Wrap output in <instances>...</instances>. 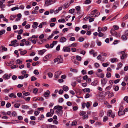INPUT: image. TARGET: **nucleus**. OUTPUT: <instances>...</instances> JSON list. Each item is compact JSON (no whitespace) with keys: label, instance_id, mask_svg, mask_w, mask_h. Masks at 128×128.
Masks as SVG:
<instances>
[{"label":"nucleus","instance_id":"f257e3e1","mask_svg":"<svg viewBox=\"0 0 128 128\" xmlns=\"http://www.w3.org/2000/svg\"><path fill=\"white\" fill-rule=\"evenodd\" d=\"M54 110H56V112L58 115L60 116H61L63 113L62 106L59 105L55 106L54 108Z\"/></svg>","mask_w":128,"mask_h":128},{"label":"nucleus","instance_id":"f03ea898","mask_svg":"<svg viewBox=\"0 0 128 128\" xmlns=\"http://www.w3.org/2000/svg\"><path fill=\"white\" fill-rule=\"evenodd\" d=\"M56 1V0H46L45 4L48 6L55 3Z\"/></svg>","mask_w":128,"mask_h":128},{"label":"nucleus","instance_id":"7ed1b4c3","mask_svg":"<svg viewBox=\"0 0 128 128\" xmlns=\"http://www.w3.org/2000/svg\"><path fill=\"white\" fill-rule=\"evenodd\" d=\"M108 81V79L106 78H102L101 80V84L102 86H104V85Z\"/></svg>","mask_w":128,"mask_h":128},{"label":"nucleus","instance_id":"20e7f679","mask_svg":"<svg viewBox=\"0 0 128 128\" xmlns=\"http://www.w3.org/2000/svg\"><path fill=\"white\" fill-rule=\"evenodd\" d=\"M62 50L65 52H70V48L68 46H64Z\"/></svg>","mask_w":128,"mask_h":128},{"label":"nucleus","instance_id":"39448f33","mask_svg":"<svg viewBox=\"0 0 128 128\" xmlns=\"http://www.w3.org/2000/svg\"><path fill=\"white\" fill-rule=\"evenodd\" d=\"M62 72L60 71H58L55 73L54 77L56 78H58L59 76L60 75Z\"/></svg>","mask_w":128,"mask_h":128},{"label":"nucleus","instance_id":"423d86ee","mask_svg":"<svg viewBox=\"0 0 128 128\" xmlns=\"http://www.w3.org/2000/svg\"><path fill=\"white\" fill-rule=\"evenodd\" d=\"M24 96H22V98H25V96H27L29 95L30 94V93L29 92H26L25 91H24L22 92Z\"/></svg>","mask_w":128,"mask_h":128},{"label":"nucleus","instance_id":"0eeeda50","mask_svg":"<svg viewBox=\"0 0 128 128\" xmlns=\"http://www.w3.org/2000/svg\"><path fill=\"white\" fill-rule=\"evenodd\" d=\"M50 92L49 90H47L44 93V95L45 97H48L49 96Z\"/></svg>","mask_w":128,"mask_h":128},{"label":"nucleus","instance_id":"6e6552de","mask_svg":"<svg viewBox=\"0 0 128 128\" xmlns=\"http://www.w3.org/2000/svg\"><path fill=\"white\" fill-rule=\"evenodd\" d=\"M66 40V38L65 37H62L60 38V42H61L63 43L65 42Z\"/></svg>","mask_w":128,"mask_h":128},{"label":"nucleus","instance_id":"1a4fd4ad","mask_svg":"<svg viewBox=\"0 0 128 128\" xmlns=\"http://www.w3.org/2000/svg\"><path fill=\"white\" fill-rule=\"evenodd\" d=\"M47 128H57V127L55 125L52 124H47L46 126Z\"/></svg>","mask_w":128,"mask_h":128},{"label":"nucleus","instance_id":"9d476101","mask_svg":"<svg viewBox=\"0 0 128 128\" xmlns=\"http://www.w3.org/2000/svg\"><path fill=\"white\" fill-rule=\"evenodd\" d=\"M58 58H59L58 62V64L62 63L63 61V60L62 58V56H58Z\"/></svg>","mask_w":128,"mask_h":128},{"label":"nucleus","instance_id":"9b49d317","mask_svg":"<svg viewBox=\"0 0 128 128\" xmlns=\"http://www.w3.org/2000/svg\"><path fill=\"white\" fill-rule=\"evenodd\" d=\"M70 4L68 3H66L62 6V7L64 8H68L70 6Z\"/></svg>","mask_w":128,"mask_h":128},{"label":"nucleus","instance_id":"f8f14e48","mask_svg":"<svg viewBox=\"0 0 128 128\" xmlns=\"http://www.w3.org/2000/svg\"><path fill=\"white\" fill-rule=\"evenodd\" d=\"M46 51L45 49H43L38 51V54L42 55L44 54V53Z\"/></svg>","mask_w":128,"mask_h":128},{"label":"nucleus","instance_id":"ddd939ff","mask_svg":"<svg viewBox=\"0 0 128 128\" xmlns=\"http://www.w3.org/2000/svg\"><path fill=\"white\" fill-rule=\"evenodd\" d=\"M2 78L4 80L8 79L10 78L9 77L8 74H4L2 76Z\"/></svg>","mask_w":128,"mask_h":128},{"label":"nucleus","instance_id":"4468645a","mask_svg":"<svg viewBox=\"0 0 128 128\" xmlns=\"http://www.w3.org/2000/svg\"><path fill=\"white\" fill-rule=\"evenodd\" d=\"M96 75L98 77L100 78H103L104 77V74L103 73L99 74L97 72Z\"/></svg>","mask_w":128,"mask_h":128},{"label":"nucleus","instance_id":"2eb2a0df","mask_svg":"<svg viewBox=\"0 0 128 128\" xmlns=\"http://www.w3.org/2000/svg\"><path fill=\"white\" fill-rule=\"evenodd\" d=\"M50 58V55L48 54L44 57L43 60L44 61H46L47 60L49 59Z\"/></svg>","mask_w":128,"mask_h":128},{"label":"nucleus","instance_id":"dca6fc26","mask_svg":"<svg viewBox=\"0 0 128 128\" xmlns=\"http://www.w3.org/2000/svg\"><path fill=\"white\" fill-rule=\"evenodd\" d=\"M38 23L36 22H34L33 23V24L32 25V27L34 28H36L38 27Z\"/></svg>","mask_w":128,"mask_h":128},{"label":"nucleus","instance_id":"f3484780","mask_svg":"<svg viewBox=\"0 0 128 128\" xmlns=\"http://www.w3.org/2000/svg\"><path fill=\"white\" fill-rule=\"evenodd\" d=\"M125 114V112L124 111H119L118 112V114L119 116H120L122 115H124Z\"/></svg>","mask_w":128,"mask_h":128},{"label":"nucleus","instance_id":"a211bd4d","mask_svg":"<svg viewBox=\"0 0 128 128\" xmlns=\"http://www.w3.org/2000/svg\"><path fill=\"white\" fill-rule=\"evenodd\" d=\"M125 34L123 35L122 36V39L123 40H127L128 38Z\"/></svg>","mask_w":128,"mask_h":128},{"label":"nucleus","instance_id":"6ab92c4d","mask_svg":"<svg viewBox=\"0 0 128 128\" xmlns=\"http://www.w3.org/2000/svg\"><path fill=\"white\" fill-rule=\"evenodd\" d=\"M107 92H108V93H110L108 95V97L109 98H110L114 96V94L113 92L110 93V91H108V92H106V93H107Z\"/></svg>","mask_w":128,"mask_h":128},{"label":"nucleus","instance_id":"aec40b11","mask_svg":"<svg viewBox=\"0 0 128 128\" xmlns=\"http://www.w3.org/2000/svg\"><path fill=\"white\" fill-rule=\"evenodd\" d=\"M9 96L10 97L12 98L13 97L14 98H16V96L13 93H11L9 95Z\"/></svg>","mask_w":128,"mask_h":128},{"label":"nucleus","instance_id":"412c9836","mask_svg":"<svg viewBox=\"0 0 128 128\" xmlns=\"http://www.w3.org/2000/svg\"><path fill=\"white\" fill-rule=\"evenodd\" d=\"M63 89L65 91H67L69 89L68 87L64 85L63 87Z\"/></svg>","mask_w":128,"mask_h":128},{"label":"nucleus","instance_id":"4be33fe9","mask_svg":"<svg viewBox=\"0 0 128 128\" xmlns=\"http://www.w3.org/2000/svg\"><path fill=\"white\" fill-rule=\"evenodd\" d=\"M112 87V86H111L110 85L107 86L105 88V91L106 92H107V91H108V90H110Z\"/></svg>","mask_w":128,"mask_h":128},{"label":"nucleus","instance_id":"5701e85b","mask_svg":"<svg viewBox=\"0 0 128 128\" xmlns=\"http://www.w3.org/2000/svg\"><path fill=\"white\" fill-rule=\"evenodd\" d=\"M110 32L112 34H117L116 32L114 29H112L110 31Z\"/></svg>","mask_w":128,"mask_h":128},{"label":"nucleus","instance_id":"b1692460","mask_svg":"<svg viewBox=\"0 0 128 128\" xmlns=\"http://www.w3.org/2000/svg\"><path fill=\"white\" fill-rule=\"evenodd\" d=\"M88 102H87L86 103V104L85 103H83L82 105V107L83 108H85V107L86 106V107L87 108H88Z\"/></svg>","mask_w":128,"mask_h":128},{"label":"nucleus","instance_id":"393cba45","mask_svg":"<svg viewBox=\"0 0 128 128\" xmlns=\"http://www.w3.org/2000/svg\"><path fill=\"white\" fill-rule=\"evenodd\" d=\"M16 61V64H21L22 63V61H20L19 59H17Z\"/></svg>","mask_w":128,"mask_h":128},{"label":"nucleus","instance_id":"a878e982","mask_svg":"<svg viewBox=\"0 0 128 128\" xmlns=\"http://www.w3.org/2000/svg\"><path fill=\"white\" fill-rule=\"evenodd\" d=\"M127 54H122L121 57V59L123 60L124 59L126 56H127Z\"/></svg>","mask_w":128,"mask_h":128},{"label":"nucleus","instance_id":"bb28decb","mask_svg":"<svg viewBox=\"0 0 128 128\" xmlns=\"http://www.w3.org/2000/svg\"><path fill=\"white\" fill-rule=\"evenodd\" d=\"M86 112H85L81 111L80 113V116H83L86 114Z\"/></svg>","mask_w":128,"mask_h":128},{"label":"nucleus","instance_id":"cd10ccee","mask_svg":"<svg viewBox=\"0 0 128 128\" xmlns=\"http://www.w3.org/2000/svg\"><path fill=\"white\" fill-rule=\"evenodd\" d=\"M106 76L107 78H110L111 76V74L110 73L107 72L106 74Z\"/></svg>","mask_w":128,"mask_h":128},{"label":"nucleus","instance_id":"c85d7f7f","mask_svg":"<svg viewBox=\"0 0 128 128\" xmlns=\"http://www.w3.org/2000/svg\"><path fill=\"white\" fill-rule=\"evenodd\" d=\"M27 53V51L26 50L23 51H21L20 54L21 55H24Z\"/></svg>","mask_w":128,"mask_h":128},{"label":"nucleus","instance_id":"c756f323","mask_svg":"<svg viewBox=\"0 0 128 128\" xmlns=\"http://www.w3.org/2000/svg\"><path fill=\"white\" fill-rule=\"evenodd\" d=\"M74 11L75 9H72L69 10V12L74 14Z\"/></svg>","mask_w":128,"mask_h":128},{"label":"nucleus","instance_id":"7c9ffc66","mask_svg":"<svg viewBox=\"0 0 128 128\" xmlns=\"http://www.w3.org/2000/svg\"><path fill=\"white\" fill-rule=\"evenodd\" d=\"M76 60L78 61H80L82 59L81 57L78 56H76Z\"/></svg>","mask_w":128,"mask_h":128},{"label":"nucleus","instance_id":"2f4dec72","mask_svg":"<svg viewBox=\"0 0 128 128\" xmlns=\"http://www.w3.org/2000/svg\"><path fill=\"white\" fill-rule=\"evenodd\" d=\"M70 71L71 72H76L78 71L76 69H72L70 68Z\"/></svg>","mask_w":128,"mask_h":128},{"label":"nucleus","instance_id":"473e14b6","mask_svg":"<svg viewBox=\"0 0 128 128\" xmlns=\"http://www.w3.org/2000/svg\"><path fill=\"white\" fill-rule=\"evenodd\" d=\"M44 116L43 114H42L40 117H38V120H42V118H44Z\"/></svg>","mask_w":128,"mask_h":128},{"label":"nucleus","instance_id":"72a5a7b5","mask_svg":"<svg viewBox=\"0 0 128 128\" xmlns=\"http://www.w3.org/2000/svg\"><path fill=\"white\" fill-rule=\"evenodd\" d=\"M97 82H98L97 81H94L93 82H92L91 84L92 85L95 86L97 85Z\"/></svg>","mask_w":128,"mask_h":128},{"label":"nucleus","instance_id":"f704fd0d","mask_svg":"<svg viewBox=\"0 0 128 128\" xmlns=\"http://www.w3.org/2000/svg\"><path fill=\"white\" fill-rule=\"evenodd\" d=\"M113 28L114 29V30H117L119 29V27L116 25H114L113 26Z\"/></svg>","mask_w":128,"mask_h":128},{"label":"nucleus","instance_id":"c9c22d12","mask_svg":"<svg viewBox=\"0 0 128 128\" xmlns=\"http://www.w3.org/2000/svg\"><path fill=\"white\" fill-rule=\"evenodd\" d=\"M77 122L76 121H74L72 123V126H75L77 124Z\"/></svg>","mask_w":128,"mask_h":128},{"label":"nucleus","instance_id":"e433bc0d","mask_svg":"<svg viewBox=\"0 0 128 128\" xmlns=\"http://www.w3.org/2000/svg\"><path fill=\"white\" fill-rule=\"evenodd\" d=\"M104 35L103 33H102L101 32H99L98 33V36L99 37H102Z\"/></svg>","mask_w":128,"mask_h":128},{"label":"nucleus","instance_id":"4c0bfd02","mask_svg":"<svg viewBox=\"0 0 128 128\" xmlns=\"http://www.w3.org/2000/svg\"><path fill=\"white\" fill-rule=\"evenodd\" d=\"M30 111H28L27 112V113L28 114H32L33 112L34 111L31 108L30 109Z\"/></svg>","mask_w":128,"mask_h":128},{"label":"nucleus","instance_id":"58836bf2","mask_svg":"<svg viewBox=\"0 0 128 128\" xmlns=\"http://www.w3.org/2000/svg\"><path fill=\"white\" fill-rule=\"evenodd\" d=\"M22 108L23 109H28L29 108V106L27 105H23L22 106Z\"/></svg>","mask_w":128,"mask_h":128},{"label":"nucleus","instance_id":"ea45409f","mask_svg":"<svg viewBox=\"0 0 128 128\" xmlns=\"http://www.w3.org/2000/svg\"><path fill=\"white\" fill-rule=\"evenodd\" d=\"M128 18V14H127L123 18V20H124Z\"/></svg>","mask_w":128,"mask_h":128},{"label":"nucleus","instance_id":"a19ab883","mask_svg":"<svg viewBox=\"0 0 128 128\" xmlns=\"http://www.w3.org/2000/svg\"><path fill=\"white\" fill-rule=\"evenodd\" d=\"M14 106L15 108H18L20 106V104H19L16 103L14 104Z\"/></svg>","mask_w":128,"mask_h":128},{"label":"nucleus","instance_id":"79ce46f5","mask_svg":"<svg viewBox=\"0 0 128 128\" xmlns=\"http://www.w3.org/2000/svg\"><path fill=\"white\" fill-rule=\"evenodd\" d=\"M112 112V110H110L107 113V115L108 116H110Z\"/></svg>","mask_w":128,"mask_h":128},{"label":"nucleus","instance_id":"37998d69","mask_svg":"<svg viewBox=\"0 0 128 128\" xmlns=\"http://www.w3.org/2000/svg\"><path fill=\"white\" fill-rule=\"evenodd\" d=\"M52 115L50 112H47L46 114V117H52Z\"/></svg>","mask_w":128,"mask_h":128},{"label":"nucleus","instance_id":"c03bdc74","mask_svg":"<svg viewBox=\"0 0 128 128\" xmlns=\"http://www.w3.org/2000/svg\"><path fill=\"white\" fill-rule=\"evenodd\" d=\"M88 18H89V21L90 22H91L94 21V18H91L90 17H88Z\"/></svg>","mask_w":128,"mask_h":128},{"label":"nucleus","instance_id":"a18cd8bd","mask_svg":"<svg viewBox=\"0 0 128 128\" xmlns=\"http://www.w3.org/2000/svg\"><path fill=\"white\" fill-rule=\"evenodd\" d=\"M119 89V87L118 86H116L114 88V89L116 91H118Z\"/></svg>","mask_w":128,"mask_h":128},{"label":"nucleus","instance_id":"49530a36","mask_svg":"<svg viewBox=\"0 0 128 128\" xmlns=\"http://www.w3.org/2000/svg\"><path fill=\"white\" fill-rule=\"evenodd\" d=\"M88 112H87V114L86 115H84L83 117L82 118L83 119H85L87 118H88Z\"/></svg>","mask_w":128,"mask_h":128},{"label":"nucleus","instance_id":"de8ad7c7","mask_svg":"<svg viewBox=\"0 0 128 128\" xmlns=\"http://www.w3.org/2000/svg\"><path fill=\"white\" fill-rule=\"evenodd\" d=\"M58 21L59 22H65V21L64 18L62 19H60L58 20Z\"/></svg>","mask_w":128,"mask_h":128},{"label":"nucleus","instance_id":"09e8293b","mask_svg":"<svg viewBox=\"0 0 128 128\" xmlns=\"http://www.w3.org/2000/svg\"><path fill=\"white\" fill-rule=\"evenodd\" d=\"M17 32H18V34H21L23 32V30L22 29H21L19 31L18 30Z\"/></svg>","mask_w":128,"mask_h":128},{"label":"nucleus","instance_id":"8fccbe9b","mask_svg":"<svg viewBox=\"0 0 128 128\" xmlns=\"http://www.w3.org/2000/svg\"><path fill=\"white\" fill-rule=\"evenodd\" d=\"M75 8H76V10L78 12L80 11V6H76Z\"/></svg>","mask_w":128,"mask_h":128},{"label":"nucleus","instance_id":"3c124183","mask_svg":"<svg viewBox=\"0 0 128 128\" xmlns=\"http://www.w3.org/2000/svg\"><path fill=\"white\" fill-rule=\"evenodd\" d=\"M48 76L50 78H52L53 76L51 72H48Z\"/></svg>","mask_w":128,"mask_h":128},{"label":"nucleus","instance_id":"603ef678","mask_svg":"<svg viewBox=\"0 0 128 128\" xmlns=\"http://www.w3.org/2000/svg\"><path fill=\"white\" fill-rule=\"evenodd\" d=\"M11 106V104L9 102H8L6 104V108H8L10 106Z\"/></svg>","mask_w":128,"mask_h":128},{"label":"nucleus","instance_id":"864d4df0","mask_svg":"<svg viewBox=\"0 0 128 128\" xmlns=\"http://www.w3.org/2000/svg\"><path fill=\"white\" fill-rule=\"evenodd\" d=\"M64 101V99L62 98H59L58 100V102L59 103H61Z\"/></svg>","mask_w":128,"mask_h":128},{"label":"nucleus","instance_id":"5fc2aeb1","mask_svg":"<svg viewBox=\"0 0 128 128\" xmlns=\"http://www.w3.org/2000/svg\"><path fill=\"white\" fill-rule=\"evenodd\" d=\"M108 65L109 64L107 63H103L102 64V66L104 67H107Z\"/></svg>","mask_w":128,"mask_h":128},{"label":"nucleus","instance_id":"6e6d98bb","mask_svg":"<svg viewBox=\"0 0 128 128\" xmlns=\"http://www.w3.org/2000/svg\"><path fill=\"white\" fill-rule=\"evenodd\" d=\"M5 32V30H2L0 31V35L2 34H4Z\"/></svg>","mask_w":128,"mask_h":128},{"label":"nucleus","instance_id":"4d7b16f0","mask_svg":"<svg viewBox=\"0 0 128 128\" xmlns=\"http://www.w3.org/2000/svg\"><path fill=\"white\" fill-rule=\"evenodd\" d=\"M82 73L83 75L86 74V71L84 70H83L82 71Z\"/></svg>","mask_w":128,"mask_h":128},{"label":"nucleus","instance_id":"13d9d810","mask_svg":"<svg viewBox=\"0 0 128 128\" xmlns=\"http://www.w3.org/2000/svg\"><path fill=\"white\" fill-rule=\"evenodd\" d=\"M34 73L36 75H38L39 74V72H38V70H35L34 72Z\"/></svg>","mask_w":128,"mask_h":128},{"label":"nucleus","instance_id":"bf43d9fd","mask_svg":"<svg viewBox=\"0 0 128 128\" xmlns=\"http://www.w3.org/2000/svg\"><path fill=\"white\" fill-rule=\"evenodd\" d=\"M84 40V38L82 37H80L78 39V40L79 41L81 42H82Z\"/></svg>","mask_w":128,"mask_h":128},{"label":"nucleus","instance_id":"052dcab7","mask_svg":"<svg viewBox=\"0 0 128 128\" xmlns=\"http://www.w3.org/2000/svg\"><path fill=\"white\" fill-rule=\"evenodd\" d=\"M36 78L34 76H32L31 78V81H32L36 80Z\"/></svg>","mask_w":128,"mask_h":128},{"label":"nucleus","instance_id":"680f3d73","mask_svg":"<svg viewBox=\"0 0 128 128\" xmlns=\"http://www.w3.org/2000/svg\"><path fill=\"white\" fill-rule=\"evenodd\" d=\"M12 114L13 116H16L17 114L15 111H14L12 113Z\"/></svg>","mask_w":128,"mask_h":128},{"label":"nucleus","instance_id":"e2e57ef3","mask_svg":"<svg viewBox=\"0 0 128 128\" xmlns=\"http://www.w3.org/2000/svg\"><path fill=\"white\" fill-rule=\"evenodd\" d=\"M17 78V76L15 75H14L12 76V78L14 80H15Z\"/></svg>","mask_w":128,"mask_h":128},{"label":"nucleus","instance_id":"0e129e2a","mask_svg":"<svg viewBox=\"0 0 128 128\" xmlns=\"http://www.w3.org/2000/svg\"><path fill=\"white\" fill-rule=\"evenodd\" d=\"M19 8L17 7H14L12 8H11V10L12 11H14L16 9L18 10Z\"/></svg>","mask_w":128,"mask_h":128},{"label":"nucleus","instance_id":"69168bd1","mask_svg":"<svg viewBox=\"0 0 128 128\" xmlns=\"http://www.w3.org/2000/svg\"><path fill=\"white\" fill-rule=\"evenodd\" d=\"M120 80L119 79L115 80L114 81V83L116 84L119 82Z\"/></svg>","mask_w":128,"mask_h":128},{"label":"nucleus","instance_id":"338daca9","mask_svg":"<svg viewBox=\"0 0 128 128\" xmlns=\"http://www.w3.org/2000/svg\"><path fill=\"white\" fill-rule=\"evenodd\" d=\"M40 113V112L38 110H37L35 111L34 112V114L36 116L38 115Z\"/></svg>","mask_w":128,"mask_h":128},{"label":"nucleus","instance_id":"774afa93","mask_svg":"<svg viewBox=\"0 0 128 128\" xmlns=\"http://www.w3.org/2000/svg\"><path fill=\"white\" fill-rule=\"evenodd\" d=\"M128 80V76L127 75H126L125 76V77L124 78V80L127 82Z\"/></svg>","mask_w":128,"mask_h":128}]
</instances>
